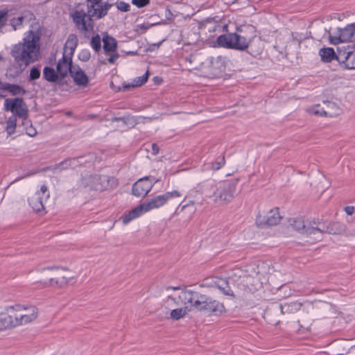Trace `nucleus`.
Segmentation results:
<instances>
[{
  "label": "nucleus",
  "instance_id": "obj_1",
  "mask_svg": "<svg viewBox=\"0 0 355 355\" xmlns=\"http://www.w3.org/2000/svg\"><path fill=\"white\" fill-rule=\"evenodd\" d=\"M42 26L39 22H33L25 33L22 42L14 45L10 54L15 62L28 66L40 58V39Z\"/></svg>",
  "mask_w": 355,
  "mask_h": 355
},
{
  "label": "nucleus",
  "instance_id": "obj_2",
  "mask_svg": "<svg viewBox=\"0 0 355 355\" xmlns=\"http://www.w3.org/2000/svg\"><path fill=\"white\" fill-rule=\"evenodd\" d=\"M178 300L184 304H189L195 309L210 315H220L225 312L223 303L192 290L182 289Z\"/></svg>",
  "mask_w": 355,
  "mask_h": 355
},
{
  "label": "nucleus",
  "instance_id": "obj_3",
  "mask_svg": "<svg viewBox=\"0 0 355 355\" xmlns=\"http://www.w3.org/2000/svg\"><path fill=\"white\" fill-rule=\"evenodd\" d=\"M290 225L293 230L301 234L306 235H318L315 239H320L324 234H336L337 230L335 228L337 223H328L327 221L313 220L304 221L302 218H293L289 220Z\"/></svg>",
  "mask_w": 355,
  "mask_h": 355
},
{
  "label": "nucleus",
  "instance_id": "obj_4",
  "mask_svg": "<svg viewBox=\"0 0 355 355\" xmlns=\"http://www.w3.org/2000/svg\"><path fill=\"white\" fill-rule=\"evenodd\" d=\"M95 6L88 3L87 12L83 9H80L71 13L73 22L80 32L87 33L94 30V24L92 17H95L94 13V11H96Z\"/></svg>",
  "mask_w": 355,
  "mask_h": 355
},
{
  "label": "nucleus",
  "instance_id": "obj_5",
  "mask_svg": "<svg viewBox=\"0 0 355 355\" xmlns=\"http://www.w3.org/2000/svg\"><path fill=\"white\" fill-rule=\"evenodd\" d=\"M238 180H226L216 184L214 202L219 205L230 202L234 197Z\"/></svg>",
  "mask_w": 355,
  "mask_h": 355
},
{
  "label": "nucleus",
  "instance_id": "obj_6",
  "mask_svg": "<svg viewBox=\"0 0 355 355\" xmlns=\"http://www.w3.org/2000/svg\"><path fill=\"white\" fill-rule=\"evenodd\" d=\"M219 46L230 49L245 51L249 46V41L236 33L220 35L217 37Z\"/></svg>",
  "mask_w": 355,
  "mask_h": 355
},
{
  "label": "nucleus",
  "instance_id": "obj_7",
  "mask_svg": "<svg viewBox=\"0 0 355 355\" xmlns=\"http://www.w3.org/2000/svg\"><path fill=\"white\" fill-rule=\"evenodd\" d=\"M4 108L10 111L15 116L26 121L28 117V107L22 98H6L4 101Z\"/></svg>",
  "mask_w": 355,
  "mask_h": 355
},
{
  "label": "nucleus",
  "instance_id": "obj_8",
  "mask_svg": "<svg viewBox=\"0 0 355 355\" xmlns=\"http://www.w3.org/2000/svg\"><path fill=\"white\" fill-rule=\"evenodd\" d=\"M355 34V23L347 24L345 28H338L336 31L329 33V42L332 44H338L351 40Z\"/></svg>",
  "mask_w": 355,
  "mask_h": 355
},
{
  "label": "nucleus",
  "instance_id": "obj_9",
  "mask_svg": "<svg viewBox=\"0 0 355 355\" xmlns=\"http://www.w3.org/2000/svg\"><path fill=\"white\" fill-rule=\"evenodd\" d=\"M49 191L45 184L41 186L40 190L36 191L31 197L28 198V203L33 209L40 213L44 209V202L49 198Z\"/></svg>",
  "mask_w": 355,
  "mask_h": 355
},
{
  "label": "nucleus",
  "instance_id": "obj_10",
  "mask_svg": "<svg viewBox=\"0 0 355 355\" xmlns=\"http://www.w3.org/2000/svg\"><path fill=\"white\" fill-rule=\"evenodd\" d=\"M158 182L153 176H146L138 180L132 186V193L137 197L146 196Z\"/></svg>",
  "mask_w": 355,
  "mask_h": 355
},
{
  "label": "nucleus",
  "instance_id": "obj_11",
  "mask_svg": "<svg viewBox=\"0 0 355 355\" xmlns=\"http://www.w3.org/2000/svg\"><path fill=\"white\" fill-rule=\"evenodd\" d=\"M337 61L343 69H355V49L349 46L338 48Z\"/></svg>",
  "mask_w": 355,
  "mask_h": 355
},
{
  "label": "nucleus",
  "instance_id": "obj_12",
  "mask_svg": "<svg viewBox=\"0 0 355 355\" xmlns=\"http://www.w3.org/2000/svg\"><path fill=\"white\" fill-rule=\"evenodd\" d=\"M83 159L84 156L67 158L54 166L46 167L44 171H52L55 173L69 168L73 169L83 164Z\"/></svg>",
  "mask_w": 355,
  "mask_h": 355
},
{
  "label": "nucleus",
  "instance_id": "obj_13",
  "mask_svg": "<svg viewBox=\"0 0 355 355\" xmlns=\"http://www.w3.org/2000/svg\"><path fill=\"white\" fill-rule=\"evenodd\" d=\"M281 220L278 208L271 209L266 216L259 215L256 223L260 227L277 225Z\"/></svg>",
  "mask_w": 355,
  "mask_h": 355
},
{
  "label": "nucleus",
  "instance_id": "obj_14",
  "mask_svg": "<svg viewBox=\"0 0 355 355\" xmlns=\"http://www.w3.org/2000/svg\"><path fill=\"white\" fill-rule=\"evenodd\" d=\"M75 68V65L72 62V57L63 53L62 58L58 61L56 67L58 73L62 78H65L68 73L71 74L72 69Z\"/></svg>",
  "mask_w": 355,
  "mask_h": 355
},
{
  "label": "nucleus",
  "instance_id": "obj_15",
  "mask_svg": "<svg viewBox=\"0 0 355 355\" xmlns=\"http://www.w3.org/2000/svg\"><path fill=\"white\" fill-rule=\"evenodd\" d=\"M212 286L216 287L223 295L234 297V292L230 286V281L226 278L216 277L212 281Z\"/></svg>",
  "mask_w": 355,
  "mask_h": 355
},
{
  "label": "nucleus",
  "instance_id": "obj_16",
  "mask_svg": "<svg viewBox=\"0 0 355 355\" xmlns=\"http://www.w3.org/2000/svg\"><path fill=\"white\" fill-rule=\"evenodd\" d=\"M210 71L214 76H220L225 71L224 58L221 56L211 57L210 59Z\"/></svg>",
  "mask_w": 355,
  "mask_h": 355
},
{
  "label": "nucleus",
  "instance_id": "obj_17",
  "mask_svg": "<svg viewBox=\"0 0 355 355\" xmlns=\"http://www.w3.org/2000/svg\"><path fill=\"white\" fill-rule=\"evenodd\" d=\"M75 84L78 86L85 87L88 84L89 78L85 71L77 64L72 69L70 74Z\"/></svg>",
  "mask_w": 355,
  "mask_h": 355
},
{
  "label": "nucleus",
  "instance_id": "obj_18",
  "mask_svg": "<svg viewBox=\"0 0 355 355\" xmlns=\"http://www.w3.org/2000/svg\"><path fill=\"white\" fill-rule=\"evenodd\" d=\"M0 90L9 92L12 96H24L26 90L21 86L0 80Z\"/></svg>",
  "mask_w": 355,
  "mask_h": 355
},
{
  "label": "nucleus",
  "instance_id": "obj_19",
  "mask_svg": "<svg viewBox=\"0 0 355 355\" xmlns=\"http://www.w3.org/2000/svg\"><path fill=\"white\" fill-rule=\"evenodd\" d=\"M166 202L164 195H159L147 200L141 204L144 211L147 212L151 209L159 208Z\"/></svg>",
  "mask_w": 355,
  "mask_h": 355
},
{
  "label": "nucleus",
  "instance_id": "obj_20",
  "mask_svg": "<svg viewBox=\"0 0 355 355\" xmlns=\"http://www.w3.org/2000/svg\"><path fill=\"white\" fill-rule=\"evenodd\" d=\"M17 317L13 318L7 314H0V331L20 325Z\"/></svg>",
  "mask_w": 355,
  "mask_h": 355
},
{
  "label": "nucleus",
  "instance_id": "obj_21",
  "mask_svg": "<svg viewBox=\"0 0 355 355\" xmlns=\"http://www.w3.org/2000/svg\"><path fill=\"white\" fill-rule=\"evenodd\" d=\"M103 48L106 54L116 51L117 42L113 37L106 35L103 37Z\"/></svg>",
  "mask_w": 355,
  "mask_h": 355
},
{
  "label": "nucleus",
  "instance_id": "obj_22",
  "mask_svg": "<svg viewBox=\"0 0 355 355\" xmlns=\"http://www.w3.org/2000/svg\"><path fill=\"white\" fill-rule=\"evenodd\" d=\"M216 184L214 180H208L205 182L201 187L202 194L205 197L211 198L213 201L216 193Z\"/></svg>",
  "mask_w": 355,
  "mask_h": 355
},
{
  "label": "nucleus",
  "instance_id": "obj_23",
  "mask_svg": "<svg viewBox=\"0 0 355 355\" xmlns=\"http://www.w3.org/2000/svg\"><path fill=\"white\" fill-rule=\"evenodd\" d=\"M27 66L22 63H17L11 64L6 72V76L10 78H15L20 76L26 69Z\"/></svg>",
  "mask_w": 355,
  "mask_h": 355
},
{
  "label": "nucleus",
  "instance_id": "obj_24",
  "mask_svg": "<svg viewBox=\"0 0 355 355\" xmlns=\"http://www.w3.org/2000/svg\"><path fill=\"white\" fill-rule=\"evenodd\" d=\"M144 209L143 208V206L139 205L137 207L134 208L131 211H130L128 213L125 214L122 217V221L123 224H128L130 223L132 220L139 217L142 214L145 213Z\"/></svg>",
  "mask_w": 355,
  "mask_h": 355
},
{
  "label": "nucleus",
  "instance_id": "obj_25",
  "mask_svg": "<svg viewBox=\"0 0 355 355\" xmlns=\"http://www.w3.org/2000/svg\"><path fill=\"white\" fill-rule=\"evenodd\" d=\"M302 306V304L299 302H292L291 303H285L279 305V309L282 314L294 313L298 311Z\"/></svg>",
  "mask_w": 355,
  "mask_h": 355
},
{
  "label": "nucleus",
  "instance_id": "obj_26",
  "mask_svg": "<svg viewBox=\"0 0 355 355\" xmlns=\"http://www.w3.org/2000/svg\"><path fill=\"white\" fill-rule=\"evenodd\" d=\"M319 54L321 56V60L323 62H329L334 59L337 60L338 49L337 50V53H336L334 49L332 48H322L320 50Z\"/></svg>",
  "mask_w": 355,
  "mask_h": 355
},
{
  "label": "nucleus",
  "instance_id": "obj_27",
  "mask_svg": "<svg viewBox=\"0 0 355 355\" xmlns=\"http://www.w3.org/2000/svg\"><path fill=\"white\" fill-rule=\"evenodd\" d=\"M78 44V40L76 35L73 34V33L69 34L67 37V40L66 41L64 48V50L66 49H69L70 50L69 56L73 57Z\"/></svg>",
  "mask_w": 355,
  "mask_h": 355
},
{
  "label": "nucleus",
  "instance_id": "obj_28",
  "mask_svg": "<svg viewBox=\"0 0 355 355\" xmlns=\"http://www.w3.org/2000/svg\"><path fill=\"white\" fill-rule=\"evenodd\" d=\"M58 71L51 67H45L43 69L44 78L50 83H55L59 79Z\"/></svg>",
  "mask_w": 355,
  "mask_h": 355
},
{
  "label": "nucleus",
  "instance_id": "obj_29",
  "mask_svg": "<svg viewBox=\"0 0 355 355\" xmlns=\"http://www.w3.org/2000/svg\"><path fill=\"white\" fill-rule=\"evenodd\" d=\"M28 309H30L31 312L30 314H22L20 315V318H18L19 321L21 322L20 324L30 322L37 317V308L35 306H31Z\"/></svg>",
  "mask_w": 355,
  "mask_h": 355
},
{
  "label": "nucleus",
  "instance_id": "obj_30",
  "mask_svg": "<svg viewBox=\"0 0 355 355\" xmlns=\"http://www.w3.org/2000/svg\"><path fill=\"white\" fill-rule=\"evenodd\" d=\"M93 179L95 182H99V185H95L96 190L105 189L108 185V177L106 175H94Z\"/></svg>",
  "mask_w": 355,
  "mask_h": 355
},
{
  "label": "nucleus",
  "instance_id": "obj_31",
  "mask_svg": "<svg viewBox=\"0 0 355 355\" xmlns=\"http://www.w3.org/2000/svg\"><path fill=\"white\" fill-rule=\"evenodd\" d=\"M309 112L313 114L316 116H332V114L329 113L327 111L324 110L323 107H321L320 105H315L313 106L309 110Z\"/></svg>",
  "mask_w": 355,
  "mask_h": 355
},
{
  "label": "nucleus",
  "instance_id": "obj_32",
  "mask_svg": "<svg viewBox=\"0 0 355 355\" xmlns=\"http://www.w3.org/2000/svg\"><path fill=\"white\" fill-rule=\"evenodd\" d=\"M187 312V307L175 309L171 311V317L173 320H179L183 318Z\"/></svg>",
  "mask_w": 355,
  "mask_h": 355
},
{
  "label": "nucleus",
  "instance_id": "obj_33",
  "mask_svg": "<svg viewBox=\"0 0 355 355\" xmlns=\"http://www.w3.org/2000/svg\"><path fill=\"white\" fill-rule=\"evenodd\" d=\"M90 45L95 52H99L101 49V37L98 34L92 37Z\"/></svg>",
  "mask_w": 355,
  "mask_h": 355
},
{
  "label": "nucleus",
  "instance_id": "obj_34",
  "mask_svg": "<svg viewBox=\"0 0 355 355\" xmlns=\"http://www.w3.org/2000/svg\"><path fill=\"white\" fill-rule=\"evenodd\" d=\"M17 121L15 117H10L6 123V132L8 135L15 133Z\"/></svg>",
  "mask_w": 355,
  "mask_h": 355
},
{
  "label": "nucleus",
  "instance_id": "obj_35",
  "mask_svg": "<svg viewBox=\"0 0 355 355\" xmlns=\"http://www.w3.org/2000/svg\"><path fill=\"white\" fill-rule=\"evenodd\" d=\"M139 123L137 118L135 116L131 115L130 114L125 115V120L124 122V125L128 127L129 128H134Z\"/></svg>",
  "mask_w": 355,
  "mask_h": 355
},
{
  "label": "nucleus",
  "instance_id": "obj_36",
  "mask_svg": "<svg viewBox=\"0 0 355 355\" xmlns=\"http://www.w3.org/2000/svg\"><path fill=\"white\" fill-rule=\"evenodd\" d=\"M149 75H150L149 71H146V72L144 75L135 78L133 80V83H134L135 87H140V86L143 85L144 84H145L148 79Z\"/></svg>",
  "mask_w": 355,
  "mask_h": 355
},
{
  "label": "nucleus",
  "instance_id": "obj_37",
  "mask_svg": "<svg viewBox=\"0 0 355 355\" xmlns=\"http://www.w3.org/2000/svg\"><path fill=\"white\" fill-rule=\"evenodd\" d=\"M23 123L24 125H28V126L26 128V132L28 135H29L30 137H34L37 135V130L30 123V121H28L27 119L26 121L24 120Z\"/></svg>",
  "mask_w": 355,
  "mask_h": 355
},
{
  "label": "nucleus",
  "instance_id": "obj_38",
  "mask_svg": "<svg viewBox=\"0 0 355 355\" xmlns=\"http://www.w3.org/2000/svg\"><path fill=\"white\" fill-rule=\"evenodd\" d=\"M40 69L37 67H33L31 69L29 80H35L40 77Z\"/></svg>",
  "mask_w": 355,
  "mask_h": 355
},
{
  "label": "nucleus",
  "instance_id": "obj_39",
  "mask_svg": "<svg viewBox=\"0 0 355 355\" xmlns=\"http://www.w3.org/2000/svg\"><path fill=\"white\" fill-rule=\"evenodd\" d=\"M91 57L90 51L88 49H83L78 54V59L83 62H87Z\"/></svg>",
  "mask_w": 355,
  "mask_h": 355
},
{
  "label": "nucleus",
  "instance_id": "obj_40",
  "mask_svg": "<svg viewBox=\"0 0 355 355\" xmlns=\"http://www.w3.org/2000/svg\"><path fill=\"white\" fill-rule=\"evenodd\" d=\"M24 21L23 17H18L17 18H12L10 20V25L13 27L14 30H17L19 27L22 25Z\"/></svg>",
  "mask_w": 355,
  "mask_h": 355
},
{
  "label": "nucleus",
  "instance_id": "obj_41",
  "mask_svg": "<svg viewBox=\"0 0 355 355\" xmlns=\"http://www.w3.org/2000/svg\"><path fill=\"white\" fill-rule=\"evenodd\" d=\"M116 8L121 12H128L130 10V6L129 3L124 1H119L116 3Z\"/></svg>",
  "mask_w": 355,
  "mask_h": 355
},
{
  "label": "nucleus",
  "instance_id": "obj_42",
  "mask_svg": "<svg viewBox=\"0 0 355 355\" xmlns=\"http://www.w3.org/2000/svg\"><path fill=\"white\" fill-rule=\"evenodd\" d=\"M8 11L7 10H0V28H1L6 24L7 21Z\"/></svg>",
  "mask_w": 355,
  "mask_h": 355
},
{
  "label": "nucleus",
  "instance_id": "obj_43",
  "mask_svg": "<svg viewBox=\"0 0 355 355\" xmlns=\"http://www.w3.org/2000/svg\"><path fill=\"white\" fill-rule=\"evenodd\" d=\"M150 0H132L131 3L139 8H144L150 3Z\"/></svg>",
  "mask_w": 355,
  "mask_h": 355
},
{
  "label": "nucleus",
  "instance_id": "obj_44",
  "mask_svg": "<svg viewBox=\"0 0 355 355\" xmlns=\"http://www.w3.org/2000/svg\"><path fill=\"white\" fill-rule=\"evenodd\" d=\"M94 13L96 19H101L107 14V11L105 10H104L102 5H101L99 8H97L96 11H94Z\"/></svg>",
  "mask_w": 355,
  "mask_h": 355
},
{
  "label": "nucleus",
  "instance_id": "obj_45",
  "mask_svg": "<svg viewBox=\"0 0 355 355\" xmlns=\"http://www.w3.org/2000/svg\"><path fill=\"white\" fill-rule=\"evenodd\" d=\"M163 195H164V198H166V202L171 198H178L181 196L180 193L176 190L171 191V192H166Z\"/></svg>",
  "mask_w": 355,
  "mask_h": 355
},
{
  "label": "nucleus",
  "instance_id": "obj_46",
  "mask_svg": "<svg viewBox=\"0 0 355 355\" xmlns=\"http://www.w3.org/2000/svg\"><path fill=\"white\" fill-rule=\"evenodd\" d=\"M55 282V284L58 286H62L63 284H67V278L65 277H62V281L61 282H59L58 280H55L53 278H51L49 279V284H53V283Z\"/></svg>",
  "mask_w": 355,
  "mask_h": 355
},
{
  "label": "nucleus",
  "instance_id": "obj_47",
  "mask_svg": "<svg viewBox=\"0 0 355 355\" xmlns=\"http://www.w3.org/2000/svg\"><path fill=\"white\" fill-rule=\"evenodd\" d=\"M225 157L223 156L220 162H216L212 164V168L214 170H218L225 164Z\"/></svg>",
  "mask_w": 355,
  "mask_h": 355
},
{
  "label": "nucleus",
  "instance_id": "obj_48",
  "mask_svg": "<svg viewBox=\"0 0 355 355\" xmlns=\"http://www.w3.org/2000/svg\"><path fill=\"white\" fill-rule=\"evenodd\" d=\"M225 157L223 156L220 162H216L212 164V168L214 170H218L225 164Z\"/></svg>",
  "mask_w": 355,
  "mask_h": 355
},
{
  "label": "nucleus",
  "instance_id": "obj_49",
  "mask_svg": "<svg viewBox=\"0 0 355 355\" xmlns=\"http://www.w3.org/2000/svg\"><path fill=\"white\" fill-rule=\"evenodd\" d=\"M225 157L223 156L220 162H216L212 164V168L214 170H218L225 164Z\"/></svg>",
  "mask_w": 355,
  "mask_h": 355
},
{
  "label": "nucleus",
  "instance_id": "obj_50",
  "mask_svg": "<svg viewBox=\"0 0 355 355\" xmlns=\"http://www.w3.org/2000/svg\"><path fill=\"white\" fill-rule=\"evenodd\" d=\"M324 103L327 105V107L329 109L334 110V114H338L337 111L339 110L338 107L333 102L327 101L324 102Z\"/></svg>",
  "mask_w": 355,
  "mask_h": 355
},
{
  "label": "nucleus",
  "instance_id": "obj_51",
  "mask_svg": "<svg viewBox=\"0 0 355 355\" xmlns=\"http://www.w3.org/2000/svg\"><path fill=\"white\" fill-rule=\"evenodd\" d=\"M112 53V54L108 58L107 61L110 64H114L115 62V61L119 58V54L116 51Z\"/></svg>",
  "mask_w": 355,
  "mask_h": 355
},
{
  "label": "nucleus",
  "instance_id": "obj_52",
  "mask_svg": "<svg viewBox=\"0 0 355 355\" xmlns=\"http://www.w3.org/2000/svg\"><path fill=\"white\" fill-rule=\"evenodd\" d=\"M125 120V115H124L123 116H119V117L114 116L111 119L112 122L121 121V122H123V124H124Z\"/></svg>",
  "mask_w": 355,
  "mask_h": 355
},
{
  "label": "nucleus",
  "instance_id": "obj_53",
  "mask_svg": "<svg viewBox=\"0 0 355 355\" xmlns=\"http://www.w3.org/2000/svg\"><path fill=\"white\" fill-rule=\"evenodd\" d=\"M151 148H152V154L153 155H156L159 153V146H157V144H153L151 145Z\"/></svg>",
  "mask_w": 355,
  "mask_h": 355
},
{
  "label": "nucleus",
  "instance_id": "obj_54",
  "mask_svg": "<svg viewBox=\"0 0 355 355\" xmlns=\"http://www.w3.org/2000/svg\"><path fill=\"white\" fill-rule=\"evenodd\" d=\"M354 206H347L345 207V211L347 215H352L354 212Z\"/></svg>",
  "mask_w": 355,
  "mask_h": 355
},
{
  "label": "nucleus",
  "instance_id": "obj_55",
  "mask_svg": "<svg viewBox=\"0 0 355 355\" xmlns=\"http://www.w3.org/2000/svg\"><path fill=\"white\" fill-rule=\"evenodd\" d=\"M153 26V24H143L139 26L140 30H142L143 32L146 31L149 28H150Z\"/></svg>",
  "mask_w": 355,
  "mask_h": 355
},
{
  "label": "nucleus",
  "instance_id": "obj_56",
  "mask_svg": "<svg viewBox=\"0 0 355 355\" xmlns=\"http://www.w3.org/2000/svg\"><path fill=\"white\" fill-rule=\"evenodd\" d=\"M122 87H123V91H128V90H130V89H132V88L135 87V86L134 85V83L132 82V84H123Z\"/></svg>",
  "mask_w": 355,
  "mask_h": 355
},
{
  "label": "nucleus",
  "instance_id": "obj_57",
  "mask_svg": "<svg viewBox=\"0 0 355 355\" xmlns=\"http://www.w3.org/2000/svg\"><path fill=\"white\" fill-rule=\"evenodd\" d=\"M103 8H104V10H105L107 12L112 8L113 6V3H110L108 2H104L101 4Z\"/></svg>",
  "mask_w": 355,
  "mask_h": 355
},
{
  "label": "nucleus",
  "instance_id": "obj_58",
  "mask_svg": "<svg viewBox=\"0 0 355 355\" xmlns=\"http://www.w3.org/2000/svg\"><path fill=\"white\" fill-rule=\"evenodd\" d=\"M162 42H159V43H156V44H153L152 45H150V46L149 47V50L150 51H153L155 50V49H158L159 47V45L161 44Z\"/></svg>",
  "mask_w": 355,
  "mask_h": 355
},
{
  "label": "nucleus",
  "instance_id": "obj_59",
  "mask_svg": "<svg viewBox=\"0 0 355 355\" xmlns=\"http://www.w3.org/2000/svg\"><path fill=\"white\" fill-rule=\"evenodd\" d=\"M153 81L156 85H159L162 82V78L159 76H155Z\"/></svg>",
  "mask_w": 355,
  "mask_h": 355
},
{
  "label": "nucleus",
  "instance_id": "obj_60",
  "mask_svg": "<svg viewBox=\"0 0 355 355\" xmlns=\"http://www.w3.org/2000/svg\"><path fill=\"white\" fill-rule=\"evenodd\" d=\"M88 3H92L93 5H98L102 0H87Z\"/></svg>",
  "mask_w": 355,
  "mask_h": 355
},
{
  "label": "nucleus",
  "instance_id": "obj_61",
  "mask_svg": "<svg viewBox=\"0 0 355 355\" xmlns=\"http://www.w3.org/2000/svg\"><path fill=\"white\" fill-rule=\"evenodd\" d=\"M59 268H60L59 266H49V267H47V268H44L42 269V270H46V269H47V270H54V269H59Z\"/></svg>",
  "mask_w": 355,
  "mask_h": 355
},
{
  "label": "nucleus",
  "instance_id": "obj_62",
  "mask_svg": "<svg viewBox=\"0 0 355 355\" xmlns=\"http://www.w3.org/2000/svg\"><path fill=\"white\" fill-rule=\"evenodd\" d=\"M22 306L21 305H16L15 306H10V309H15L16 311H20Z\"/></svg>",
  "mask_w": 355,
  "mask_h": 355
},
{
  "label": "nucleus",
  "instance_id": "obj_63",
  "mask_svg": "<svg viewBox=\"0 0 355 355\" xmlns=\"http://www.w3.org/2000/svg\"><path fill=\"white\" fill-rule=\"evenodd\" d=\"M170 289L173 290V291H177V290H180V287H173V286H168L166 288L167 291H168Z\"/></svg>",
  "mask_w": 355,
  "mask_h": 355
},
{
  "label": "nucleus",
  "instance_id": "obj_64",
  "mask_svg": "<svg viewBox=\"0 0 355 355\" xmlns=\"http://www.w3.org/2000/svg\"><path fill=\"white\" fill-rule=\"evenodd\" d=\"M168 298L171 299L174 302H176V299L175 297H171V295H168Z\"/></svg>",
  "mask_w": 355,
  "mask_h": 355
}]
</instances>
